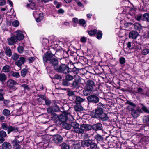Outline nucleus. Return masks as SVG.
Listing matches in <instances>:
<instances>
[{"instance_id": "e433bc0d", "label": "nucleus", "mask_w": 149, "mask_h": 149, "mask_svg": "<svg viewBox=\"0 0 149 149\" xmlns=\"http://www.w3.org/2000/svg\"><path fill=\"white\" fill-rule=\"evenodd\" d=\"M71 86L72 88H75L79 86V83L76 81H74L71 84Z\"/></svg>"}, {"instance_id": "0e129e2a", "label": "nucleus", "mask_w": 149, "mask_h": 149, "mask_svg": "<svg viewBox=\"0 0 149 149\" xmlns=\"http://www.w3.org/2000/svg\"><path fill=\"white\" fill-rule=\"evenodd\" d=\"M14 148L16 149H20L21 146L19 144H16L14 145Z\"/></svg>"}, {"instance_id": "e2e57ef3", "label": "nucleus", "mask_w": 149, "mask_h": 149, "mask_svg": "<svg viewBox=\"0 0 149 149\" xmlns=\"http://www.w3.org/2000/svg\"><path fill=\"white\" fill-rule=\"evenodd\" d=\"M98 107L102 108L103 109L104 106V105L101 102H99L97 104Z\"/></svg>"}, {"instance_id": "9d476101", "label": "nucleus", "mask_w": 149, "mask_h": 149, "mask_svg": "<svg viewBox=\"0 0 149 149\" xmlns=\"http://www.w3.org/2000/svg\"><path fill=\"white\" fill-rule=\"evenodd\" d=\"M7 136L6 132L3 130L0 131V144L3 143L5 141V138Z\"/></svg>"}, {"instance_id": "ea45409f", "label": "nucleus", "mask_w": 149, "mask_h": 149, "mask_svg": "<svg viewBox=\"0 0 149 149\" xmlns=\"http://www.w3.org/2000/svg\"><path fill=\"white\" fill-rule=\"evenodd\" d=\"M29 6L30 8L32 9H36L35 3L34 2H33L30 3L29 4H27V6Z\"/></svg>"}, {"instance_id": "2f4dec72", "label": "nucleus", "mask_w": 149, "mask_h": 149, "mask_svg": "<svg viewBox=\"0 0 149 149\" xmlns=\"http://www.w3.org/2000/svg\"><path fill=\"white\" fill-rule=\"evenodd\" d=\"M7 79V76L4 73L0 74V81H5Z\"/></svg>"}, {"instance_id": "6e6552de", "label": "nucleus", "mask_w": 149, "mask_h": 149, "mask_svg": "<svg viewBox=\"0 0 149 149\" xmlns=\"http://www.w3.org/2000/svg\"><path fill=\"white\" fill-rule=\"evenodd\" d=\"M72 116L70 114H63L61 115L58 117V119L60 120L62 122H64L67 120L68 117Z\"/></svg>"}, {"instance_id": "09e8293b", "label": "nucleus", "mask_w": 149, "mask_h": 149, "mask_svg": "<svg viewBox=\"0 0 149 149\" xmlns=\"http://www.w3.org/2000/svg\"><path fill=\"white\" fill-rule=\"evenodd\" d=\"M95 138L98 141H102L103 139V138L101 136L98 134L95 135Z\"/></svg>"}, {"instance_id": "2eb2a0df", "label": "nucleus", "mask_w": 149, "mask_h": 149, "mask_svg": "<svg viewBox=\"0 0 149 149\" xmlns=\"http://www.w3.org/2000/svg\"><path fill=\"white\" fill-rule=\"evenodd\" d=\"M75 97V102L77 104H81L85 100V99L82 98L79 96H76Z\"/></svg>"}, {"instance_id": "f3484780", "label": "nucleus", "mask_w": 149, "mask_h": 149, "mask_svg": "<svg viewBox=\"0 0 149 149\" xmlns=\"http://www.w3.org/2000/svg\"><path fill=\"white\" fill-rule=\"evenodd\" d=\"M102 128V125L100 123L94 125L92 126V129L95 130H101Z\"/></svg>"}, {"instance_id": "4d7b16f0", "label": "nucleus", "mask_w": 149, "mask_h": 149, "mask_svg": "<svg viewBox=\"0 0 149 149\" xmlns=\"http://www.w3.org/2000/svg\"><path fill=\"white\" fill-rule=\"evenodd\" d=\"M44 101H45V104L46 105H50L51 103V101L49 99H46V98Z\"/></svg>"}, {"instance_id": "f704fd0d", "label": "nucleus", "mask_w": 149, "mask_h": 149, "mask_svg": "<svg viewBox=\"0 0 149 149\" xmlns=\"http://www.w3.org/2000/svg\"><path fill=\"white\" fill-rule=\"evenodd\" d=\"M76 143L73 146L74 149H80L81 146L80 143L77 141H76Z\"/></svg>"}, {"instance_id": "c03bdc74", "label": "nucleus", "mask_w": 149, "mask_h": 149, "mask_svg": "<svg viewBox=\"0 0 149 149\" xmlns=\"http://www.w3.org/2000/svg\"><path fill=\"white\" fill-rule=\"evenodd\" d=\"M102 33L100 30H98L96 38L98 39H101L102 37Z\"/></svg>"}, {"instance_id": "8fccbe9b", "label": "nucleus", "mask_w": 149, "mask_h": 149, "mask_svg": "<svg viewBox=\"0 0 149 149\" xmlns=\"http://www.w3.org/2000/svg\"><path fill=\"white\" fill-rule=\"evenodd\" d=\"M19 56L16 53H14L12 55V58L13 60L16 61L19 58Z\"/></svg>"}, {"instance_id": "72a5a7b5", "label": "nucleus", "mask_w": 149, "mask_h": 149, "mask_svg": "<svg viewBox=\"0 0 149 149\" xmlns=\"http://www.w3.org/2000/svg\"><path fill=\"white\" fill-rule=\"evenodd\" d=\"M43 18V14L42 13L39 14L38 17L36 19V20L37 22H40Z\"/></svg>"}, {"instance_id": "4c0bfd02", "label": "nucleus", "mask_w": 149, "mask_h": 149, "mask_svg": "<svg viewBox=\"0 0 149 149\" xmlns=\"http://www.w3.org/2000/svg\"><path fill=\"white\" fill-rule=\"evenodd\" d=\"M2 113L5 116H8L10 114V112L9 110L4 109L2 112Z\"/></svg>"}, {"instance_id": "58836bf2", "label": "nucleus", "mask_w": 149, "mask_h": 149, "mask_svg": "<svg viewBox=\"0 0 149 149\" xmlns=\"http://www.w3.org/2000/svg\"><path fill=\"white\" fill-rule=\"evenodd\" d=\"M65 78L68 81H71L73 80L74 78V77L69 74H68L66 75Z\"/></svg>"}, {"instance_id": "864d4df0", "label": "nucleus", "mask_w": 149, "mask_h": 149, "mask_svg": "<svg viewBox=\"0 0 149 149\" xmlns=\"http://www.w3.org/2000/svg\"><path fill=\"white\" fill-rule=\"evenodd\" d=\"M149 53V49L146 48L143 49L142 51V54L144 55H146Z\"/></svg>"}, {"instance_id": "7ed1b4c3", "label": "nucleus", "mask_w": 149, "mask_h": 149, "mask_svg": "<svg viewBox=\"0 0 149 149\" xmlns=\"http://www.w3.org/2000/svg\"><path fill=\"white\" fill-rule=\"evenodd\" d=\"M55 70L58 72L66 74L69 72V68L65 64H62L59 67H55Z\"/></svg>"}, {"instance_id": "f257e3e1", "label": "nucleus", "mask_w": 149, "mask_h": 149, "mask_svg": "<svg viewBox=\"0 0 149 149\" xmlns=\"http://www.w3.org/2000/svg\"><path fill=\"white\" fill-rule=\"evenodd\" d=\"M54 52H55L56 51V50L52 47L49 51H48L47 53L45 54L43 57V60L44 61L47 62L48 60L50 61L52 59L51 58L54 56Z\"/></svg>"}, {"instance_id": "c9c22d12", "label": "nucleus", "mask_w": 149, "mask_h": 149, "mask_svg": "<svg viewBox=\"0 0 149 149\" xmlns=\"http://www.w3.org/2000/svg\"><path fill=\"white\" fill-rule=\"evenodd\" d=\"M28 72V70L26 68L23 69L21 72V75L23 77H25Z\"/></svg>"}, {"instance_id": "aec40b11", "label": "nucleus", "mask_w": 149, "mask_h": 149, "mask_svg": "<svg viewBox=\"0 0 149 149\" xmlns=\"http://www.w3.org/2000/svg\"><path fill=\"white\" fill-rule=\"evenodd\" d=\"M140 111V110L139 109H133L131 112L132 115L133 117L136 118L139 116Z\"/></svg>"}, {"instance_id": "dca6fc26", "label": "nucleus", "mask_w": 149, "mask_h": 149, "mask_svg": "<svg viewBox=\"0 0 149 149\" xmlns=\"http://www.w3.org/2000/svg\"><path fill=\"white\" fill-rule=\"evenodd\" d=\"M17 33L16 35V36L17 37V40H22L24 38V36L22 33V32L20 31H16Z\"/></svg>"}, {"instance_id": "0eeeda50", "label": "nucleus", "mask_w": 149, "mask_h": 149, "mask_svg": "<svg viewBox=\"0 0 149 149\" xmlns=\"http://www.w3.org/2000/svg\"><path fill=\"white\" fill-rule=\"evenodd\" d=\"M8 44L9 45H13L17 41V37L15 35H14L10 38H8Z\"/></svg>"}, {"instance_id": "774afa93", "label": "nucleus", "mask_w": 149, "mask_h": 149, "mask_svg": "<svg viewBox=\"0 0 149 149\" xmlns=\"http://www.w3.org/2000/svg\"><path fill=\"white\" fill-rule=\"evenodd\" d=\"M47 111L48 113H52L53 111L52 109L51 108H49L47 109Z\"/></svg>"}, {"instance_id": "603ef678", "label": "nucleus", "mask_w": 149, "mask_h": 149, "mask_svg": "<svg viewBox=\"0 0 149 149\" xmlns=\"http://www.w3.org/2000/svg\"><path fill=\"white\" fill-rule=\"evenodd\" d=\"M17 49L18 52L20 53H22L24 51V48L22 46H19Z\"/></svg>"}, {"instance_id": "6e6d98bb", "label": "nucleus", "mask_w": 149, "mask_h": 149, "mask_svg": "<svg viewBox=\"0 0 149 149\" xmlns=\"http://www.w3.org/2000/svg\"><path fill=\"white\" fill-rule=\"evenodd\" d=\"M62 84L64 86H68L69 84V83L68 81L65 79L63 81Z\"/></svg>"}, {"instance_id": "680f3d73", "label": "nucleus", "mask_w": 149, "mask_h": 149, "mask_svg": "<svg viewBox=\"0 0 149 149\" xmlns=\"http://www.w3.org/2000/svg\"><path fill=\"white\" fill-rule=\"evenodd\" d=\"M6 3V1L4 0H0V6H3Z\"/></svg>"}, {"instance_id": "473e14b6", "label": "nucleus", "mask_w": 149, "mask_h": 149, "mask_svg": "<svg viewBox=\"0 0 149 149\" xmlns=\"http://www.w3.org/2000/svg\"><path fill=\"white\" fill-rule=\"evenodd\" d=\"M61 149H70V146L65 143H63L61 145Z\"/></svg>"}, {"instance_id": "de8ad7c7", "label": "nucleus", "mask_w": 149, "mask_h": 149, "mask_svg": "<svg viewBox=\"0 0 149 149\" xmlns=\"http://www.w3.org/2000/svg\"><path fill=\"white\" fill-rule=\"evenodd\" d=\"M90 146L91 149H96L97 148V144L95 143H93L91 141Z\"/></svg>"}, {"instance_id": "a211bd4d", "label": "nucleus", "mask_w": 149, "mask_h": 149, "mask_svg": "<svg viewBox=\"0 0 149 149\" xmlns=\"http://www.w3.org/2000/svg\"><path fill=\"white\" fill-rule=\"evenodd\" d=\"M3 149H11L12 148L11 145L10 143L7 142H5L2 144Z\"/></svg>"}, {"instance_id": "4468645a", "label": "nucleus", "mask_w": 149, "mask_h": 149, "mask_svg": "<svg viewBox=\"0 0 149 149\" xmlns=\"http://www.w3.org/2000/svg\"><path fill=\"white\" fill-rule=\"evenodd\" d=\"M81 127L83 132L84 131H88L92 129V126L88 124H83L81 125Z\"/></svg>"}, {"instance_id": "5fc2aeb1", "label": "nucleus", "mask_w": 149, "mask_h": 149, "mask_svg": "<svg viewBox=\"0 0 149 149\" xmlns=\"http://www.w3.org/2000/svg\"><path fill=\"white\" fill-rule=\"evenodd\" d=\"M35 59V58L32 57H30L27 58V60L30 63H32Z\"/></svg>"}, {"instance_id": "b1692460", "label": "nucleus", "mask_w": 149, "mask_h": 149, "mask_svg": "<svg viewBox=\"0 0 149 149\" xmlns=\"http://www.w3.org/2000/svg\"><path fill=\"white\" fill-rule=\"evenodd\" d=\"M102 121H105L108 119L107 115L104 113H103L98 117Z\"/></svg>"}, {"instance_id": "37998d69", "label": "nucleus", "mask_w": 149, "mask_h": 149, "mask_svg": "<svg viewBox=\"0 0 149 149\" xmlns=\"http://www.w3.org/2000/svg\"><path fill=\"white\" fill-rule=\"evenodd\" d=\"M8 126L7 124L5 123H3L2 124L1 128V129H3L4 130H8Z\"/></svg>"}, {"instance_id": "20e7f679", "label": "nucleus", "mask_w": 149, "mask_h": 149, "mask_svg": "<svg viewBox=\"0 0 149 149\" xmlns=\"http://www.w3.org/2000/svg\"><path fill=\"white\" fill-rule=\"evenodd\" d=\"M103 113L102 108L97 107L95 110V112L92 113V114L95 118H98Z\"/></svg>"}, {"instance_id": "79ce46f5", "label": "nucleus", "mask_w": 149, "mask_h": 149, "mask_svg": "<svg viewBox=\"0 0 149 149\" xmlns=\"http://www.w3.org/2000/svg\"><path fill=\"white\" fill-rule=\"evenodd\" d=\"M3 90L2 89H0V101H2L3 100Z\"/></svg>"}, {"instance_id": "69168bd1", "label": "nucleus", "mask_w": 149, "mask_h": 149, "mask_svg": "<svg viewBox=\"0 0 149 149\" xmlns=\"http://www.w3.org/2000/svg\"><path fill=\"white\" fill-rule=\"evenodd\" d=\"M54 78L57 79H60L61 78V76L59 74H56L54 76Z\"/></svg>"}, {"instance_id": "3c124183", "label": "nucleus", "mask_w": 149, "mask_h": 149, "mask_svg": "<svg viewBox=\"0 0 149 149\" xmlns=\"http://www.w3.org/2000/svg\"><path fill=\"white\" fill-rule=\"evenodd\" d=\"M79 125L75 122H73L71 123V127H72L74 129L76 128L79 126Z\"/></svg>"}, {"instance_id": "052dcab7", "label": "nucleus", "mask_w": 149, "mask_h": 149, "mask_svg": "<svg viewBox=\"0 0 149 149\" xmlns=\"http://www.w3.org/2000/svg\"><path fill=\"white\" fill-rule=\"evenodd\" d=\"M142 17H143L142 16V15H139L136 16V20L139 21L141 19H142Z\"/></svg>"}, {"instance_id": "5701e85b", "label": "nucleus", "mask_w": 149, "mask_h": 149, "mask_svg": "<svg viewBox=\"0 0 149 149\" xmlns=\"http://www.w3.org/2000/svg\"><path fill=\"white\" fill-rule=\"evenodd\" d=\"M79 126L78 127L74 128V131L76 132L78 134H83L84 132L82 130V128L81 127V125L79 126Z\"/></svg>"}, {"instance_id": "bb28decb", "label": "nucleus", "mask_w": 149, "mask_h": 149, "mask_svg": "<svg viewBox=\"0 0 149 149\" xmlns=\"http://www.w3.org/2000/svg\"><path fill=\"white\" fill-rule=\"evenodd\" d=\"M10 67L8 65L4 66L2 68V71L5 72H8L10 70Z\"/></svg>"}, {"instance_id": "9b49d317", "label": "nucleus", "mask_w": 149, "mask_h": 149, "mask_svg": "<svg viewBox=\"0 0 149 149\" xmlns=\"http://www.w3.org/2000/svg\"><path fill=\"white\" fill-rule=\"evenodd\" d=\"M18 131V128L16 126H12L10 125L8 126V129L7 130L8 134H9L12 132H17Z\"/></svg>"}, {"instance_id": "c85d7f7f", "label": "nucleus", "mask_w": 149, "mask_h": 149, "mask_svg": "<svg viewBox=\"0 0 149 149\" xmlns=\"http://www.w3.org/2000/svg\"><path fill=\"white\" fill-rule=\"evenodd\" d=\"M62 127L64 128L69 130L71 128V123L70 124L67 123H64L63 124Z\"/></svg>"}, {"instance_id": "bf43d9fd", "label": "nucleus", "mask_w": 149, "mask_h": 149, "mask_svg": "<svg viewBox=\"0 0 149 149\" xmlns=\"http://www.w3.org/2000/svg\"><path fill=\"white\" fill-rule=\"evenodd\" d=\"M46 98V97L45 96L43 95H40L39 96V100H43Z\"/></svg>"}, {"instance_id": "a18cd8bd", "label": "nucleus", "mask_w": 149, "mask_h": 149, "mask_svg": "<svg viewBox=\"0 0 149 149\" xmlns=\"http://www.w3.org/2000/svg\"><path fill=\"white\" fill-rule=\"evenodd\" d=\"M97 32V30L95 29L93 30H91L89 31L88 32V34L90 36H92L94 35Z\"/></svg>"}, {"instance_id": "f8f14e48", "label": "nucleus", "mask_w": 149, "mask_h": 149, "mask_svg": "<svg viewBox=\"0 0 149 149\" xmlns=\"http://www.w3.org/2000/svg\"><path fill=\"white\" fill-rule=\"evenodd\" d=\"M138 35L139 34L137 32L134 31H132L130 32L129 34V37L130 38L135 39L137 38Z\"/></svg>"}, {"instance_id": "a878e982", "label": "nucleus", "mask_w": 149, "mask_h": 149, "mask_svg": "<svg viewBox=\"0 0 149 149\" xmlns=\"http://www.w3.org/2000/svg\"><path fill=\"white\" fill-rule=\"evenodd\" d=\"M74 107L76 111H80L83 110V107L80 105L76 104L74 106Z\"/></svg>"}, {"instance_id": "cd10ccee", "label": "nucleus", "mask_w": 149, "mask_h": 149, "mask_svg": "<svg viewBox=\"0 0 149 149\" xmlns=\"http://www.w3.org/2000/svg\"><path fill=\"white\" fill-rule=\"evenodd\" d=\"M134 29L137 30H140L142 28L141 25L139 23H135L133 24Z\"/></svg>"}, {"instance_id": "13d9d810", "label": "nucleus", "mask_w": 149, "mask_h": 149, "mask_svg": "<svg viewBox=\"0 0 149 149\" xmlns=\"http://www.w3.org/2000/svg\"><path fill=\"white\" fill-rule=\"evenodd\" d=\"M21 86L23 87L25 89L29 90V86L26 84H23L21 85Z\"/></svg>"}, {"instance_id": "1a4fd4ad", "label": "nucleus", "mask_w": 149, "mask_h": 149, "mask_svg": "<svg viewBox=\"0 0 149 149\" xmlns=\"http://www.w3.org/2000/svg\"><path fill=\"white\" fill-rule=\"evenodd\" d=\"M26 61V58L24 57H21L19 58V60L15 62V64L18 67H20L23 64L25 63Z\"/></svg>"}, {"instance_id": "49530a36", "label": "nucleus", "mask_w": 149, "mask_h": 149, "mask_svg": "<svg viewBox=\"0 0 149 149\" xmlns=\"http://www.w3.org/2000/svg\"><path fill=\"white\" fill-rule=\"evenodd\" d=\"M19 24V22L17 20L14 21L12 22V25L15 27H17Z\"/></svg>"}, {"instance_id": "412c9836", "label": "nucleus", "mask_w": 149, "mask_h": 149, "mask_svg": "<svg viewBox=\"0 0 149 149\" xmlns=\"http://www.w3.org/2000/svg\"><path fill=\"white\" fill-rule=\"evenodd\" d=\"M50 63L54 66V68L55 69V67H58L57 66L58 65V60L55 58H52L50 61Z\"/></svg>"}, {"instance_id": "423d86ee", "label": "nucleus", "mask_w": 149, "mask_h": 149, "mask_svg": "<svg viewBox=\"0 0 149 149\" xmlns=\"http://www.w3.org/2000/svg\"><path fill=\"white\" fill-rule=\"evenodd\" d=\"M86 87L93 91L95 90V88H96L94 81L91 80L87 81Z\"/></svg>"}, {"instance_id": "4be33fe9", "label": "nucleus", "mask_w": 149, "mask_h": 149, "mask_svg": "<svg viewBox=\"0 0 149 149\" xmlns=\"http://www.w3.org/2000/svg\"><path fill=\"white\" fill-rule=\"evenodd\" d=\"M91 142V140H86L83 141L81 142V146L85 147L86 146L88 147L90 146V144Z\"/></svg>"}, {"instance_id": "f03ea898", "label": "nucleus", "mask_w": 149, "mask_h": 149, "mask_svg": "<svg viewBox=\"0 0 149 149\" xmlns=\"http://www.w3.org/2000/svg\"><path fill=\"white\" fill-rule=\"evenodd\" d=\"M19 84L15 80L12 79L8 80L6 82L7 87L10 90H11L14 91L17 89L18 88L17 86Z\"/></svg>"}, {"instance_id": "7c9ffc66", "label": "nucleus", "mask_w": 149, "mask_h": 149, "mask_svg": "<svg viewBox=\"0 0 149 149\" xmlns=\"http://www.w3.org/2000/svg\"><path fill=\"white\" fill-rule=\"evenodd\" d=\"M79 24L82 26L85 27L86 25V21L83 19H80L79 21Z\"/></svg>"}, {"instance_id": "393cba45", "label": "nucleus", "mask_w": 149, "mask_h": 149, "mask_svg": "<svg viewBox=\"0 0 149 149\" xmlns=\"http://www.w3.org/2000/svg\"><path fill=\"white\" fill-rule=\"evenodd\" d=\"M4 50L5 51V54L7 56L10 57L11 56L12 52L11 49L9 47H6Z\"/></svg>"}, {"instance_id": "a19ab883", "label": "nucleus", "mask_w": 149, "mask_h": 149, "mask_svg": "<svg viewBox=\"0 0 149 149\" xmlns=\"http://www.w3.org/2000/svg\"><path fill=\"white\" fill-rule=\"evenodd\" d=\"M11 75L14 77L18 78L20 77L19 73L18 72H11Z\"/></svg>"}, {"instance_id": "c756f323", "label": "nucleus", "mask_w": 149, "mask_h": 149, "mask_svg": "<svg viewBox=\"0 0 149 149\" xmlns=\"http://www.w3.org/2000/svg\"><path fill=\"white\" fill-rule=\"evenodd\" d=\"M142 20L143 21L149 22V14L147 13L144 14L143 16Z\"/></svg>"}, {"instance_id": "6ab92c4d", "label": "nucleus", "mask_w": 149, "mask_h": 149, "mask_svg": "<svg viewBox=\"0 0 149 149\" xmlns=\"http://www.w3.org/2000/svg\"><path fill=\"white\" fill-rule=\"evenodd\" d=\"M92 91H93L86 87V88L83 90V93L85 96H88L91 94Z\"/></svg>"}, {"instance_id": "39448f33", "label": "nucleus", "mask_w": 149, "mask_h": 149, "mask_svg": "<svg viewBox=\"0 0 149 149\" xmlns=\"http://www.w3.org/2000/svg\"><path fill=\"white\" fill-rule=\"evenodd\" d=\"M87 100L89 102L97 103L99 101V98L97 96L92 95L89 96L87 97Z\"/></svg>"}, {"instance_id": "ddd939ff", "label": "nucleus", "mask_w": 149, "mask_h": 149, "mask_svg": "<svg viewBox=\"0 0 149 149\" xmlns=\"http://www.w3.org/2000/svg\"><path fill=\"white\" fill-rule=\"evenodd\" d=\"M53 140L55 143H58L61 142L63 138L61 136L57 134L54 136Z\"/></svg>"}, {"instance_id": "338daca9", "label": "nucleus", "mask_w": 149, "mask_h": 149, "mask_svg": "<svg viewBox=\"0 0 149 149\" xmlns=\"http://www.w3.org/2000/svg\"><path fill=\"white\" fill-rule=\"evenodd\" d=\"M68 95L69 96H72L74 95V93L73 91H68Z\"/></svg>"}]
</instances>
